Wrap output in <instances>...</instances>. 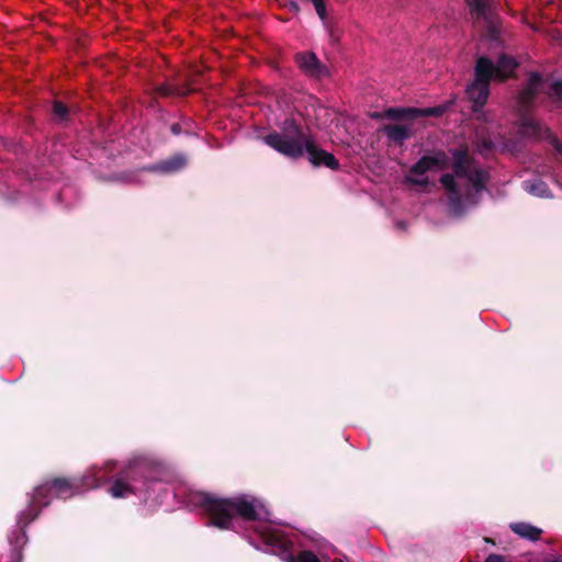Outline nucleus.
<instances>
[{
  "label": "nucleus",
  "instance_id": "f257e3e1",
  "mask_svg": "<svg viewBox=\"0 0 562 562\" xmlns=\"http://www.w3.org/2000/svg\"><path fill=\"white\" fill-rule=\"evenodd\" d=\"M201 501L210 514L212 525L221 529L237 530L240 522L247 524L266 546L265 550L273 554L289 552L291 541L280 526L269 519V510L260 499L250 495L217 498L203 494Z\"/></svg>",
  "mask_w": 562,
  "mask_h": 562
},
{
  "label": "nucleus",
  "instance_id": "f03ea898",
  "mask_svg": "<svg viewBox=\"0 0 562 562\" xmlns=\"http://www.w3.org/2000/svg\"><path fill=\"white\" fill-rule=\"evenodd\" d=\"M451 155L452 172L443 173L439 181L445 189L449 214L460 217L480 202L490 175L467 150L453 149Z\"/></svg>",
  "mask_w": 562,
  "mask_h": 562
},
{
  "label": "nucleus",
  "instance_id": "7ed1b4c3",
  "mask_svg": "<svg viewBox=\"0 0 562 562\" xmlns=\"http://www.w3.org/2000/svg\"><path fill=\"white\" fill-rule=\"evenodd\" d=\"M262 142L289 158L296 159L306 153L308 161L315 167L325 166L333 170L339 167L334 155L318 148L313 137L304 133L293 119L284 120L280 131L267 134L262 137Z\"/></svg>",
  "mask_w": 562,
  "mask_h": 562
},
{
  "label": "nucleus",
  "instance_id": "20e7f679",
  "mask_svg": "<svg viewBox=\"0 0 562 562\" xmlns=\"http://www.w3.org/2000/svg\"><path fill=\"white\" fill-rule=\"evenodd\" d=\"M106 473L105 469L94 467L89 469L81 479H72L71 481L55 479L37 486L27 508L18 515V529L24 530L37 517L38 512L35 509V505L47 506L52 497L67 499L79 493L83 487H98L106 481Z\"/></svg>",
  "mask_w": 562,
  "mask_h": 562
},
{
  "label": "nucleus",
  "instance_id": "39448f33",
  "mask_svg": "<svg viewBox=\"0 0 562 562\" xmlns=\"http://www.w3.org/2000/svg\"><path fill=\"white\" fill-rule=\"evenodd\" d=\"M517 66V61L506 55H501L496 64L487 57L477 58L474 69L475 78L465 90L469 100L473 103V111H480L485 104L490 94V81L493 78L498 80L508 78Z\"/></svg>",
  "mask_w": 562,
  "mask_h": 562
},
{
  "label": "nucleus",
  "instance_id": "423d86ee",
  "mask_svg": "<svg viewBox=\"0 0 562 562\" xmlns=\"http://www.w3.org/2000/svg\"><path fill=\"white\" fill-rule=\"evenodd\" d=\"M147 461L136 460L130 463L128 468L120 474L110 487L109 492L112 497H126L136 492L147 491L148 482L156 480Z\"/></svg>",
  "mask_w": 562,
  "mask_h": 562
},
{
  "label": "nucleus",
  "instance_id": "0eeeda50",
  "mask_svg": "<svg viewBox=\"0 0 562 562\" xmlns=\"http://www.w3.org/2000/svg\"><path fill=\"white\" fill-rule=\"evenodd\" d=\"M448 161L449 158L446 153L440 150L432 155L423 156L411 167L408 173L404 176V183L426 188L430 183L427 172L446 168Z\"/></svg>",
  "mask_w": 562,
  "mask_h": 562
},
{
  "label": "nucleus",
  "instance_id": "6e6552de",
  "mask_svg": "<svg viewBox=\"0 0 562 562\" xmlns=\"http://www.w3.org/2000/svg\"><path fill=\"white\" fill-rule=\"evenodd\" d=\"M540 91H546L549 99L558 106L562 105V79L561 80H544L538 74H531L527 83L520 94V103L527 106L532 98Z\"/></svg>",
  "mask_w": 562,
  "mask_h": 562
},
{
  "label": "nucleus",
  "instance_id": "1a4fd4ad",
  "mask_svg": "<svg viewBox=\"0 0 562 562\" xmlns=\"http://www.w3.org/2000/svg\"><path fill=\"white\" fill-rule=\"evenodd\" d=\"M299 68L311 78H323L327 76L328 70L317 56L312 52L297 53L295 56Z\"/></svg>",
  "mask_w": 562,
  "mask_h": 562
},
{
  "label": "nucleus",
  "instance_id": "9d476101",
  "mask_svg": "<svg viewBox=\"0 0 562 562\" xmlns=\"http://www.w3.org/2000/svg\"><path fill=\"white\" fill-rule=\"evenodd\" d=\"M445 112V106H432L426 109H387L385 115L390 119H402L405 116H438Z\"/></svg>",
  "mask_w": 562,
  "mask_h": 562
},
{
  "label": "nucleus",
  "instance_id": "9b49d317",
  "mask_svg": "<svg viewBox=\"0 0 562 562\" xmlns=\"http://www.w3.org/2000/svg\"><path fill=\"white\" fill-rule=\"evenodd\" d=\"M187 157L183 154H176L161 162L147 167L146 170L159 173H175L183 169L187 166Z\"/></svg>",
  "mask_w": 562,
  "mask_h": 562
},
{
  "label": "nucleus",
  "instance_id": "f8f14e48",
  "mask_svg": "<svg viewBox=\"0 0 562 562\" xmlns=\"http://www.w3.org/2000/svg\"><path fill=\"white\" fill-rule=\"evenodd\" d=\"M519 133L522 136L531 138H543L549 136V130L543 127L538 121L531 117H522L519 126Z\"/></svg>",
  "mask_w": 562,
  "mask_h": 562
},
{
  "label": "nucleus",
  "instance_id": "ddd939ff",
  "mask_svg": "<svg viewBox=\"0 0 562 562\" xmlns=\"http://www.w3.org/2000/svg\"><path fill=\"white\" fill-rule=\"evenodd\" d=\"M524 190L530 195L542 198V199H551L552 194L548 184L540 179H529L522 182Z\"/></svg>",
  "mask_w": 562,
  "mask_h": 562
},
{
  "label": "nucleus",
  "instance_id": "4468645a",
  "mask_svg": "<svg viewBox=\"0 0 562 562\" xmlns=\"http://www.w3.org/2000/svg\"><path fill=\"white\" fill-rule=\"evenodd\" d=\"M510 530L522 539L536 541L539 539L542 530L528 522H512L509 525Z\"/></svg>",
  "mask_w": 562,
  "mask_h": 562
},
{
  "label": "nucleus",
  "instance_id": "2eb2a0df",
  "mask_svg": "<svg viewBox=\"0 0 562 562\" xmlns=\"http://www.w3.org/2000/svg\"><path fill=\"white\" fill-rule=\"evenodd\" d=\"M471 15L475 19H488L491 0H465Z\"/></svg>",
  "mask_w": 562,
  "mask_h": 562
},
{
  "label": "nucleus",
  "instance_id": "dca6fc26",
  "mask_svg": "<svg viewBox=\"0 0 562 562\" xmlns=\"http://www.w3.org/2000/svg\"><path fill=\"white\" fill-rule=\"evenodd\" d=\"M384 132H385V135L391 140L398 142V143L407 139L411 135L409 128L404 125H401V124L387 125V126H385Z\"/></svg>",
  "mask_w": 562,
  "mask_h": 562
},
{
  "label": "nucleus",
  "instance_id": "f3484780",
  "mask_svg": "<svg viewBox=\"0 0 562 562\" xmlns=\"http://www.w3.org/2000/svg\"><path fill=\"white\" fill-rule=\"evenodd\" d=\"M289 562H321L311 551H302L297 557H289Z\"/></svg>",
  "mask_w": 562,
  "mask_h": 562
},
{
  "label": "nucleus",
  "instance_id": "a211bd4d",
  "mask_svg": "<svg viewBox=\"0 0 562 562\" xmlns=\"http://www.w3.org/2000/svg\"><path fill=\"white\" fill-rule=\"evenodd\" d=\"M312 3L314 4L318 18L323 24L326 25V7L324 0H314Z\"/></svg>",
  "mask_w": 562,
  "mask_h": 562
},
{
  "label": "nucleus",
  "instance_id": "6ab92c4d",
  "mask_svg": "<svg viewBox=\"0 0 562 562\" xmlns=\"http://www.w3.org/2000/svg\"><path fill=\"white\" fill-rule=\"evenodd\" d=\"M53 111H54V114L60 120H64L68 113L67 108L60 102L54 103Z\"/></svg>",
  "mask_w": 562,
  "mask_h": 562
},
{
  "label": "nucleus",
  "instance_id": "aec40b11",
  "mask_svg": "<svg viewBox=\"0 0 562 562\" xmlns=\"http://www.w3.org/2000/svg\"><path fill=\"white\" fill-rule=\"evenodd\" d=\"M494 147H495V144L492 140L484 139L482 142V145L480 146V150L481 151H487V150L493 149Z\"/></svg>",
  "mask_w": 562,
  "mask_h": 562
},
{
  "label": "nucleus",
  "instance_id": "412c9836",
  "mask_svg": "<svg viewBox=\"0 0 562 562\" xmlns=\"http://www.w3.org/2000/svg\"><path fill=\"white\" fill-rule=\"evenodd\" d=\"M484 562H504V558L498 554H490Z\"/></svg>",
  "mask_w": 562,
  "mask_h": 562
},
{
  "label": "nucleus",
  "instance_id": "4be33fe9",
  "mask_svg": "<svg viewBox=\"0 0 562 562\" xmlns=\"http://www.w3.org/2000/svg\"><path fill=\"white\" fill-rule=\"evenodd\" d=\"M159 93L162 94V95H167V94L172 93V90H171L170 87L162 86V87L159 88Z\"/></svg>",
  "mask_w": 562,
  "mask_h": 562
},
{
  "label": "nucleus",
  "instance_id": "5701e85b",
  "mask_svg": "<svg viewBox=\"0 0 562 562\" xmlns=\"http://www.w3.org/2000/svg\"><path fill=\"white\" fill-rule=\"evenodd\" d=\"M552 144H553L555 150L562 156V144L560 142H558L557 139H553Z\"/></svg>",
  "mask_w": 562,
  "mask_h": 562
},
{
  "label": "nucleus",
  "instance_id": "b1692460",
  "mask_svg": "<svg viewBox=\"0 0 562 562\" xmlns=\"http://www.w3.org/2000/svg\"><path fill=\"white\" fill-rule=\"evenodd\" d=\"M290 8L294 12H299L300 11L299 4L296 2H291L290 3Z\"/></svg>",
  "mask_w": 562,
  "mask_h": 562
},
{
  "label": "nucleus",
  "instance_id": "393cba45",
  "mask_svg": "<svg viewBox=\"0 0 562 562\" xmlns=\"http://www.w3.org/2000/svg\"><path fill=\"white\" fill-rule=\"evenodd\" d=\"M171 132L176 135L180 133V126L178 124H175L171 126Z\"/></svg>",
  "mask_w": 562,
  "mask_h": 562
},
{
  "label": "nucleus",
  "instance_id": "a878e982",
  "mask_svg": "<svg viewBox=\"0 0 562 562\" xmlns=\"http://www.w3.org/2000/svg\"><path fill=\"white\" fill-rule=\"evenodd\" d=\"M546 562H562V559L561 558H554L550 561H546Z\"/></svg>",
  "mask_w": 562,
  "mask_h": 562
},
{
  "label": "nucleus",
  "instance_id": "bb28decb",
  "mask_svg": "<svg viewBox=\"0 0 562 562\" xmlns=\"http://www.w3.org/2000/svg\"><path fill=\"white\" fill-rule=\"evenodd\" d=\"M249 543L251 546H254L256 549H260V547L258 544H256L251 539L249 540Z\"/></svg>",
  "mask_w": 562,
  "mask_h": 562
}]
</instances>
